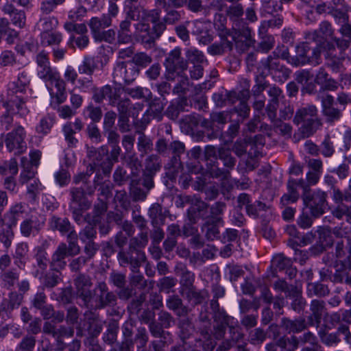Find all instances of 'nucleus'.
<instances>
[{"instance_id": "nucleus-1", "label": "nucleus", "mask_w": 351, "mask_h": 351, "mask_svg": "<svg viewBox=\"0 0 351 351\" xmlns=\"http://www.w3.org/2000/svg\"><path fill=\"white\" fill-rule=\"evenodd\" d=\"M293 122L296 125H300L299 130L303 138L313 136L322 126V121L318 116V110L313 104H307L298 108Z\"/></svg>"}, {"instance_id": "nucleus-2", "label": "nucleus", "mask_w": 351, "mask_h": 351, "mask_svg": "<svg viewBox=\"0 0 351 351\" xmlns=\"http://www.w3.org/2000/svg\"><path fill=\"white\" fill-rule=\"evenodd\" d=\"M95 191V186H84V187H71L69 193L71 197L69 204V210L72 214L73 220L78 225H82L86 219L83 213L88 210L92 202L88 200L86 195H93Z\"/></svg>"}, {"instance_id": "nucleus-3", "label": "nucleus", "mask_w": 351, "mask_h": 351, "mask_svg": "<svg viewBox=\"0 0 351 351\" xmlns=\"http://www.w3.org/2000/svg\"><path fill=\"white\" fill-rule=\"evenodd\" d=\"M165 78L174 80L179 75L184 74L188 69V62L182 57L181 49L178 47L171 50L166 57L164 62Z\"/></svg>"}, {"instance_id": "nucleus-4", "label": "nucleus", "mask_w": 351, "mask_h": 351, "mask_svg": "<svg viewBox=\"0 0 351 351\" xmlns=\"http://www.w3.org/2000/svg\"><path fill=\"white\" fill-rule=\"evenodd\" d=\"M302 198L304 206L309 209L311 215L315 218L322 215L328 206L327 193L320 189L313 192L306 191L302 193Z\"/></svg>"}, {"instance_id": "nucleus-5", "label": "nucleus", "mask_w": 351, "mask_h": 351, "mask_svg": "<svg viewBox=\"0 0 351 351\" xmlns=\"http://www.w3.org/2000/svg\"><path fill=\"white\" fill-rule=\"evenodd\" d=\"M92 292V306H86V308L97 310L117 304V297L114 293L108 290L106 282H97Z\"/></svg>"}, {"instance_id": "nucleus-6", "label": "nucleus", "mask_w": 351, "mask_h": 351, "mask_svg": "<svg viewBox=\"0 0 351 351\" xmlns=\"http://www.w3.org/2000/svg\"><path fill=\"white\" fill-rule=\"evenodd\" d=\"M210 308L213 311L214 337L217 339H223L226 332V328L235 324L233 317L229 316L223 308H220L218 302L215 300L210 301Z\"/></svg>"}, {"instance_id": "nucleus-7", "label": "nucleus", "mask_w": 351, "mask_h": 351, "mask_svg": "<svg viewBox=\"0 0 351 351\" xmlns=\"http://www.w3.org/2000/svg\"><path fill=\"white\" fill-rule=\"evenodd\" d=\"M288 60L289 52L283 51L281 53L276 50L272 52L266 59L261 61V66L267 69L274 77L279 79H287L289 77L291 71L280 63L279 58Z\"/></svg>"}, {"instance_id": "nucleus-8", "label": "nucleus", "mask_w": 351, "mask_h": 351, "mask_svg": "<svg viewBox=\"0 0 351 351\" xmlns=\"http://www.w3.org/2000/svg\"><path fill=\"white\" fill-rule=\"evenodd\" d=\"M311 48L306 43H302L297 46L296 55L288 58V62L295 66H302L306 64L311 65H318L319 64L321 49L317 47L312 49V55H309Z\"/></svg>"}, {"instance_id": "nucleus-9", "label": "nucleus", "mask_w": 351, "mask_h": 351, "mask_svg": "<svg viewBox=\"0 0 351 351\" xmlns=\"http://www.w3.org/2000/svg\"><path fill=\"white\" fill-rule=\"evenodd\" d=\"M117 261L121 267H129L133 273H137L142 264L146 261V256L143 251H134L128 247L119 250Z\"/></svg>"}, {"instance_id": "nucleus-10", "label": "nucleus", "mask_w": 351, "mask_h": 351, "mask_svg": "<svg viewBox=\"0 0 351 351\" xmlns=\"http://www.w3.org/2000/svg\"><path fill=\"white\" fill-rule=\"evenodd\" d=\"M26 132L21 125H15L14 129L8 132L5 137L4 142L10 152H14L15 154H21L27 148Z\"/></svg>"}, {"instance_id": "nucleus-11", "label": "nucleus", "mask_w": 351, "mask_h": 351, "mask_svg": "<svg viewBox=\"0 0 351 351\" xmlns=\"http://www.w3.org/2000/svg\"><path fill=\"white\" fill-rule=\"evenodd\" d=\"M139 69L130 61L118 62L113 70L112 77L115 82H123L130 84L135 80Z\"/></svg>"}, {"instance_id": "nucleus-12", "label": "nucleus", "mask_w": 351, "mask_h": 351, "mask_svg": "<svg viewBox=\"0 0 351 351\" xmlns=\"http://www.w3.org/2000/svg\"><path fill=\"white\" fill-rule=\"evenodd\" d=\"M136 5H130L125 11V19L120 22L117 32V41L120 44H127L132 40V21L137 19Z\"/></svg>"}, {"instance_id": "nucleus-13", "label": "nucleus", "mask_w": 351, "mask_h": 351, "mask_svg": "<svg viewBox=\"0 0 351 351\" xmlns=\"http://www.w3.org/2000/svg\"><path fill=\"white\" fill-rule=\"evenodd\" d=\"M76 288L77 296L83 302L84 306H92L93 291L90 288L93 285L90 278L84 274H80L74 280Z\"/></svg>"}, {"instance_id": "nucleus-14", "label": "nucleus", "mask_w": 351, "mask_h": 351, "mask_svg": "<svg viewBox=\"0 0 351 351\" xmlns=\"http://www.w3.org/2000/svg\"><path fill=\"white\" fill-rule=\"evenodd\" d=\"M311 315L307 317V321L309 326H316L318 328L321 324L323 317L328 319L326 303L324 300H313L310 304Z\"/></svg>"}, {"instance_id": "nucleus-15", "label": "nucleus", "mask_w": 351, "mask_h": 351, "mask_svg": "<svg viewBox=\"0 0 351 351\" xmlns=\"http://www.w3.org/2000/svg\"><path fill=\"white\" fill-rule=\"evenodd\" d=\"M138 22L134 25L135 34L139 37L143 43L149 47L159 38L162 34H158L155 27L150 28L149 25L145 20H138Z\"/></svg>"}, {"instance_id": "nucleus-16", "label": "nucleus", "mask_w": 351, "mask_h": 351, "mask_svg": "<svg viewBox=\"0 0 351 351\" xmlns=\"http://www.w3.org/2000/svg\"><path fill=\"white\" fill-rule=\"evenodd\" d=\"M318 99L322 103V113L325 117L326 122L334 123L340 119L341 112L337 108H335L334 98L330 95H318Z\"/></svg>"}, {"instance_id": "nucleus-17", "label": "nucleus", "mask_w": 351, "mask_h": 351, "mask_svg": "<svg viewBox=\"0 0 351 351\" xmlns=\"http://www.w3.org/2000/svg\"><path fill=\"white\" fill-rule=\"evenodd\" d=\"M298 187L302 189V193H305L306 192V189L307 186L304 184V179L301 178L295 180L290 178L287 183V193H285L281 197V202L284 205L294 203L298 200L300 193L298 191Z\"/></svg>"}, {"instance_id": "nucleus-18", "label": "nucleus", "mask_w": 351, "mask_h": 351, "mask_svg": "<svg viewBox=\"0 0 351 351\" xmlns=\"http://www.w3.org/2000/svg\"><path fill=\"white\" fill-rule=\"evenodd\" d=\"M3 106L8 112L25 117L29 110L27 106V99L22 95L7 96V100L2 99Z\"/></svg>"}, {"instance_id": "nucleus-19", "label": "nucleus", "mask_w": 351, "mask_h": 351, "mask_svg": "<svg viewBox=\"0 0 351 351\" xmlns=\"http://www.w3.org/2000/svg\"><path fill=\"white\" fill-rule=\"evenodd\" d=\"M45 219L43 217L31 216L23 220L20 224L21 234L26 238L35 236L43 228Z\"/></svg>"}, {"instance_id": "nucleus-20", "label": "nucleus", "mask_w": 351, "mask_h": 351, "mask_svg": "<svg viewBox=\"0 0 351 351\" xmlns=\"http://www.w3.org/2000/svg\"><path fill=\"white\" fill-rule=\"evenodd\" d=\"M30 82V77L25 71H21L16 80L8 85L7 96L22 95L26 93Z\"/></svg>"}, {"instance_id": "nucleus-21", "label": "nucleus", "mask_w": 351, "mask_h": 351, "mask_svg": "<svg viewBox=\"0 0 351 351\" xmlns=\"http://www.w3.org/2000/svg\"><path fill=\"white\" fill-rule=\"evenodd\" d=\"M182 203H189L191 204V208L188 210V217L189 221L195 223L197 217H204V212L206 211L208 204L204 201L193 198L190 196H184L182 199Z\"/></svg>"}, {"instance_id": "nucleus-22", "label": "nucleus", "mask_w": 351, "mask_h": 351, "mask_svg": "<svg viewBox=\"0 0 351 351\" xmlns=\"http://www.w3.org/2000/svg\"><path fill=\"white\" fill-rule=\"evenodd\" d=\"M36 62L37 64V75L44 82L57 73L56 69L51 66L48 54L45 51H41L36 55Z\"/></svg>"}, {"instance_id": "nucleus-23", "label": "nucleus", "mask_w": 351, "mask_h": 351, "mask_svg": "<svg viewBox=\"0 0 351 351\" xmlns=\"http://www.w3.org/2000/svg\"><path fill=\"white\" fill-rule=\"evenodd\" d=\"M164 104L160 99H154L149 104V107L141 119L142 125L145 128L151 121V119H155L160 121L162 119Z\"/></svg>"}, {"instance_id": "nucleus-24", "label": "nucleus", "mask_w": 351, "mask_h": 351, "mask_svg": "<svg viewBox=\"0 0 351 351\" xmlns=\"http://www.w3.org/2000/svg\"><path fill=\"white\" fill-rule=\"evenodd\" d=\"M67 251L66 244L65 243H60L58 245L49 262L51 270L60 271L65 268L66 266L65 258L69 256Z\"/></svg>"}, {"instance_id": "nucleus-25", "label": "nucleus", "mask_w": 351, "mask_h": 351, "mask_svg": "<svg viewBox=\"0 0 351 351\" xmlns=\"http://www.w3.org/2000/svg\"><path fill=\"white\" fill-rule=\"evenodd\" d=\"M165 12V16L161 20V23H159L156 27L155 29L158 34H163V32L167 29V25H173L178 22H180L182 19V12L178 11L174 8H169V6L164 9Z\"/></svg>"}, {"instance_id": "nucleus-26", "label": "nucleus", "mask_w": 351, "mask_h": 351, "mask_svg": "<svg viewBox=\"0 0 351 351\" xmlns=\"http://www.w3.org/2000/svg\"><path fill=\"white\" fill-rule=\"evenodd\" d=\"M2 11L10 16L12 24L19 28H23L25 25L26 16L23 10H17L8 1L2 7Z\"/></svg>"}, {"instance_id": "nucleus-27", "label": "nucleus", "mask_w": 351, "mask_h": 351, "mask_svg": "<svg viewBox=\"0 0 351 351\" xmlns=\"http://www.w3.org/2000/svg\"><path fill=\"white\" fill-rule=\"evenodd\" d=\"M199 321L204 324V328L201 330V335L204 339L203 348L206 351H213L216 346V342L210 335V319L207 313H201L199 317Z\"/></svg>"}, {"instance_id": "nucleus-28", "label": "nucleus", "mask_w": 351, "mask_h": 351, "mask_svg": "<svg viewBox=\"0 0 351 351\" xmlns=\"http://www.w3.org/2000/svg\"><path fill=\"white\" fill-rule=\"evenodd\" d=\"M333 30L328 21H322L318 29L306 33V38L315 42L321 43L323 40L332 38Z\"/></svg>"}, {"instance_id": "nucleus-29", "label": "nucleus", "mask_w": 351, "mask_h": 351, "mask_svg": "<svg viewBox=\"0 0 351 351\" xmlns=\"http://www.w3.org/2000/svg\"><path fill=\"white\" fill-rule=\"evenodd\" d=\"M309 326L307 319L300 317L295 319L283 317L281 320V327L288 333H298L306 330Z\"/></svg>"}, {"instance_id": "nucleus-30", "label": "nucleus", "mask_w": 351, "mask_h": 351, "mask_svg": "<svg viewBox=\"0 0 351 351\" xmlns=\"http://www.w3.org/2000/svg\"><path fill=\"white\" fill-rule=\"evenodd\" d=\"M326 322V327L328 329L334 328L340 324H351V309H340L332 313Z\"/></svg>"}, {"instance_id": "nucleus-31", "label": "nucleus", "mask_w": 351, "mask_h": 351, "mask_svg": "<svg viewBox=\"0 0 351 351\" xmlns=\"http://www.w3.org/2000/svg\"><path fill=\"white\" fill-rule=\"evenodd\" d=\"M166 305L178 317H185L190 311L189 308L183 304L182 300L178 295L169 296L166 300Z\"/></svg>"}, {"instance_id": "nucleus-32", "label": "nucleus", "mask_w": 351, "mask_h": 351, "mask_svg": "<svg viewBox=\"0 0 351 351\" xmlns=\"http://www.w3.org/2000/svg\"><path fill=\"white\" fill-rule=\"evenodd\" d=\"M88 25L94 38L96 36H98L100 32L104 30L105 28L111 26L112 19L106 14H103L100 17L95 16L91 18Z\"/></svg>"}, {"instance_id": "nucleus-33", "label": "nucleus", "mask_w": 351, "mask_h": 351, "mask_svg": "<svg viewBox=\"0 0 351 351\" xmlns=\"http://www.w3.org/2000/svg\"><path fill=\"white\" fill-rule=\"evenodd\" d=\"M232 38L237 45H239L240 43H243V47L242 50L243 51L247 49L254 43V40L252 38L251 29L245 25L241 28L236 29Z\"/></svg>"}, {"instance_id": "nucleus-34", "label": "nucleus", "mask_w": 351, "mask_h": 351, "mask_svg": "<svg viewBox=\"0 0 351 351\" xmlns=\"http://www.w3.org/2000/svg\"><path fill=\"white\" fill-rule=\"evenodd\" d=\"M138 20H145L150 21L153 24V27H156L159 23H161L160 10L158 9H153L151 10H146L142 7L136 5Z\"/></svg>"}, {"instance_id": "nucleus-35", "label": "nucleus", "mask_w": 351, "mask_h": 351, "mask_svg": "<svg viewBox=\"0 0 351 351\" xmlns=\"http://www.w3.org/2000/svg\"><path fill=\"white\" fill-rule=\"evenodd\" d=\"M23 295L16 291H11L8 298H4L0 304L1 311H11L19 307L22 303Z\"/></svg>"}, {"instance_id": "nucleus-36", "label": "nucleus", "mask_w": 351, "mask_h": 351, "mask_svg": "<svg viewBox=\"0 0 351 351\" xmlns=\"http://www.w3.org/2000/svg\"><path fill=\"white\" fill-rule=\"evenodd\" d=\"M49 225L53 230H58L62 234H70L71 232L75 231L70 221L67 218H61L56 216H52Z\"/></svg>"}, {"instance_id": "nucleus-37", "label": "nucleus", "mask_w": 351, "mask_h": 351, "mask_svg": "<svg viewBox=\"0 0 351 351\" xmlns=\"http://www.w3.org/2000/svg\"><path fill=\"white\" fill-rule=\"evenodd\" d=\"M180 293L185 297L188 301H192L195 305L202 303L208 298V292L206 290L197 291L195 286Z\"/></svg>"}, {"instance_id": "nucleus-38", "label": "nucleus", "mask_w": 351, "mask_h": 351, "mask_svg": "<svg viewBox=\"0 0 351 351\" xmlns=\"http://www.w3.org/2000/svg\"><path fill=\"white\" fill-rule=\"evenodd\" d=\"M136 134L138 135L136 143L137 149L140 155L143 157L153 149V142L143 131L137 130Z\"/></svg>"}, {"instance_id": "nucleus-39", "label": "nucleus", "mask_w": 351, "mask_h": 351, "mask_svg": "<svg viewBox=\"0 0 351 351\" xmlns=\"http://www.w3.org/2000/svg\"><path fill=\"white\" fill-rule=\"evenodd\" d=\"M58 25L56 17L53 16H43L40 18L36 25V28L40 32V34L55 29Z\"/></svg>"}, {"instance_id": "nucleus-40", "label": "nucleus", "mask_w": 351, "mask_h": 351, "mask_svg": "<svg viewBox=\"0 0 351 351\" xmlns=\"http://www.w3.org/2000/svg\"><path fill=\"white\" fill-rule=\"evenodd\" d=\"M232 43L228 40L226 37H221L219 43H214L209 45L207 51L212 56H219L223 54L226 50H232Z\"/></svg>"}, {"instance_id": "nucleus-41", "label": "nucleus", "mask_w": 351, "mask_h": 351, "mask_svg": "<svg viewBox=\"0 0 351 351\" xmlns=\"http://www.w3.org/2000/svg\"><path fill=\"white\" fill-rule=\"evenodd\" d=\"M34 258L36 263V267H37L35 276H37L39 272L43 273L47 269L50 261L47 258V252L40 246L36 248Z\"/></svg>"}, {"instance_id": "nucleus-42", "label": "nucleus", "mask_w": 351, "mask_h": 351, "mask_svg": "<svg viewBox=\"0 0 351 351\" xmlns=\"http://www.w3.org/2000/svg\"><path fill=\"white\" fill-rule=\"evenodd\" d=\"M221 223L207 219L203 224L202 229L205 233V237L209 241H213L219 237V226Z\"/></svg>"}, {"instance_id": "nucleus-43", "label": "nucleus", "mask_w": 351, "mask_h": 351, "mask_svg": "<svg viewBox=\"0 0 351 351\" xmlns=\"http://www.w3.org/2000/svg\"><path fill=\"white\" fill-rule=\"evenodd\" d=\"M123 91L134 99H144L148 101L152 99V93L149 88L136 86L135 88L123 87Z\"/></svg>"}, {"instance_id": "nucleus-44", "label": "nucleus", "mask_w": 351, "mask_h": 351, "mask_svg": "<svg viewBox=\"0 0 351 351\" xmlns=\"http://www.w3.org/2000/svg\"><path fill=\"white\" fill-rule=\"evenodd\" d=\"M180 271V292L194 287L195 274L189 271L185 266L181 267Z\"/></svg>"}, {"instance_id": "nucleus-45", "label": "nucleus", "mask_w": 351, "mask_h": 351, "mask_svg": "<svg viewBox=\"0 0 351 351\" xmlns=\"http://www.w3.org/2000/svg\"><path fill=\"white\" fill-rule=\"evenodd\" d=\"M108 150L106 147L96 149L93 147H87V157L89 160L98 165H101L104 158L108 155Z\"/></svg>"}, {"instance_id": "nucleus-46", "label": "nucleus", "mask_w": 351, "mask_h": 351, "mask_svg": "<svg viewBox=\"0 0 351 351\" xmlns=\"http://www.w3.org/2000/svg\"><path fill=\"white\" fill-rule=\"evenodd\" d=\"M148 215L152 219V226L162 224L166 217L162 212V206L158 203L151 206L148 210Z\"/></svg>"}, {"instance_id": "nucleus-47", "label": "nucleus", "mask_w": 351, "mask_h": 351, "mask_svg": "<svg viewBox=\"0 0 351 351\" xmlns=\"http://www.w3.org/2000/svg\"><path fill=\"white\" fill-rule=\"evenodd\" d=\"M329 294V289L325 285L319 282H308L307 285V295L309 297H325Z\"/></svg>"}, {"instance_id": "nucleus-48", "label": "nucleus", "mask_w": 351, "mask_h": 351, "mask_svg": "<svg viewBox=\"0 0 351 351\" xmlns=\"http://www.w3.org/2000/svg\"><path fill=\"white\" fill-rule=\"evenodd\" d=\"M244 14V7L240 3H233L226 7V15L232 22H239Z\"/></svg>"}, {"instance_id": "nucleus-49", "label": "nucleus", "mask_w": 351, "mask_h": 351, "mask_svg": "<svg viewBox=\"0 0 351 351\" xmlns=\"http://www.w3.org/2000/svg\"><path fill=\"white\" fill-rule=\"evenodd\" d=\"M19 279V273L13 270L5 271L0 276L2 286L7 289H10L14 287Z\"/></svg>"}, {"instance_id": "nucleus-50", "label": "nucleus", "mask_w": 351, "mask_h": 351, "mask_svg": "<svg viewBox=\"0 0 351 351\" xmlns=\"http://www.w3.org/2000/svg\"><path fill=\"white\" fill-rule=\"evenodd\" d=\"M218 158L229 171L234 169L236 165V159L231 155L230 150L224 147L218 148Z\"/></svg>"}, {"instance_id": "nucleus-51", "label": "nucleus", "mask_w": 351, "mask_h": 351, "mask_svg": "<svg viewBox=\"0 0 351 351\" xmlns=\"http://www.w3.org/2000/svg\"><path fill=\"white\" fill-rule=\"evenodd\" d=\"M0 32L7 36L6 40L9 44L13 43L14 38L18 36L17 32L11 28L10 23L5 17L0 18Z\"/></svg>"}, {"instance_id": "nucleus-52", "label": "nucleus", "mask_w": 351, "mask_h": 351, "mask_svg": "<svg viewBox=\"0 0 351 351\" xmlns=\"http://www.w3.org/2000/svg\"><path fill=\"white\" fill-rule=\"evenodd\" d=\"M208 171L212 178H220L222 180H228L230 177V172L228 169H224L218 167V162L208 163Z\"/></svg>"}, {"instance_id": "nucleus-53", "label": "nucleus", "mask_w": 351, "mask_h": 351, "mask_svg": "<svg viewBox=\"0 0 351 351\" xmlns=\"http://www.w3.org/2000/svg\"><path fill=\"white\" fill-rule=\"evenodd\" d=\"M161 168V160L156 154H151L146 159L145 162V169L143 171L155 174Z\"/></svg>"}, {"instance_id": "nucleus-54", "label": "nucleus", "mask_w": 351, "mask_h": 351, "mask_svg": "<svg viewBox=\"0 0 351 351\" xmlns=\"http://www.w3.org/2000/svg\"><path fill=\"white\" fill-rule=\"evenodd\" d=\"M97 67L94 58L86 56L82 63L78 66V71L80 74H86L91 77Z\"/></svg>"}, {"instance_id": "nucleus-55", "label": "nucleus", "mask_w": 351, "mask_h": 351, "mask_svg": "<svg viewBox=\"0 0 351 351\" xmlns=\"http://www.w3.org/2000/svg\"><path fill=\"white\" fill-rule=\"evenodd\" d=\"M185 54L188 61L193 65L203 64L207 62L203 53L195 48L188 49Z\"/></svg>"}, {"instance_id": "nucleus-56", "label": "nucleus", "mask_w": 351, "mask_h": 351, "mask_svg": "<svg viewBox=\"0 0 351 351\" xmlns=\"http://www.w3.org/2000/svg\"><path fill=\"white\" fill-rule=\"evenodd\" d=\"M25 211L23 205L21 203L16 204L12 206L10 211L5 215V217L9 219V224L10 226H14L18 220L19 219L20 215H22Z\"/></svg>"}, {"instance_id": "nucleus-57", "label": "nucleus", "mask_w": 351, "mask_h": 351, "mask_svg": "<svg viewBox=\"0 0 351 351\" xmlns=\"http://www.w3.org/2000/svg\"><path fill=\"white\" fill-rule=\"evenodd\" d=\"M68 245L66 250L69 256H74L80 252V247L77 243V234L75 231H72L67 235Z\"/></svg>"}, {"instance_id": "nucleus-58", "label": "nucleus", "mask_w": 351, "mask_h": 351, "mask_svg": "<svg viewBox=\"0 0 351 351\" xmlns=\"http://www.w3.org/2000/svg\"><path fill=\"white\" fill-rule=\"evenodd\" d=\"M29 252V245L26 242L17 244L15 250L14 258L16 259V264L21 268L24 267L25 262L24 259Z\"/></svg>"}, {"instance_id": "nucleus-59", "label": "nucleus", "mask_w": 351, "mask_h": 351, "mask_svg": "<svg viewBox=\"0 0 351 351\" xmlns=\"http://www.w3.org/2000/svg\"><path fill=\"white\" fill-rule=\"evenodd\" d=\"M97 165V164L90 162L87 167L85 173L81 172L73 176V183L78 184L82 182L83 184H88L89 183L90 176L95 172L96 166Z\"/></svg>"}, {"instance_id": "nucleus-60", "label": "nucleus", "mask_w": 351, "mask_h": 351, "mask_svg": "<svg viewBox=\"0 0 351 351\" xmlns=\"http://www.w3.org/2000/svg\"><path fill=\"white\" fill-rule=\"evenodd\" d=\"M185 150L184 144L178 141H174L169 145V152L173 154L172 162L173 166H176L180 163V156L183 154Z\"/></svg>"}, {"instance_id": "nucleus-61", "label": "nucleus", "mask_w": 351, "mask_h": 351, "mask_svg": "<svg viewBox=\"0 0 351 351\" xmlns=\"http://www.w3.org/2000/svg\"><path fill=\"white\" fill-rule=\"evenodd\" d=\"M326 64L334 72H339L343 67V58H339L331 52L326 53Z\"/></svg>"}, {"instance_id": "nucleus-62", "label": "nucleus", "mask_w": 351, "mask_h": 351, "mask_svg": "<svg viewBox=\"0 0 351 351\" xmlns=\"http://www.w3.org/2000/svg\"><path fill=\"white\" fill-rule=\"evenodd\" d=\"M226 206V204L221 202L215 203L210 207V216L208 219L215 221V222L221 223V226H223V220L220 215L223 214Z\"/></svg>"}, {"instance_id": "nucleus-63", "label": "nucleus", "mask_w": 351, "mask_h": 351, "mask_svg": "<svg viewBox=\"0 0 351 351\" xmlns=\"http://www.w3.org/2000/svg\"><path fill=\"white\" fill-rule=\"evenodd\" d=\"M317 232L319 234V243L325 247H331L334 242L332 236V230L328 227H320Z\"/></svg>"}, {"instance_id": "nucleus-64", "label": "nucleus", "mask_w": 351, "mask_h": 351, "mask_svg": "<svg viewBox=\"0 0 351 351\" xmlns=\"http://www.w3.org/2000/svg\"><path fill=\"white\" fill-rule=\"evenodd\" d=\"M318 335H319L322 342L328 346L337 345L341 341V339L339 337V335H337V333H335V332L327 333L325 331V330H323V329H320L318 331Z\"/></svg>"}]
</instances>
